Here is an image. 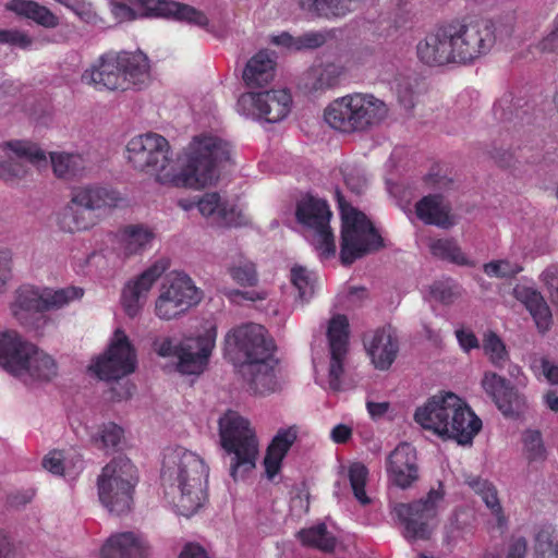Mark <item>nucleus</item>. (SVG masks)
<instances>
[{
    "instance_id": "nucleus-1",
    "label": "nucleus",
    "mask_w": 558,
    "mask_h": 558,
    "mask_svg": "<svg viewBox=\"0 0 558 558\" xmlns=\"http://www.w3.org/2000/svg\"><path fill=\"white\" fill-rule=\"evenodd\" d=\"M208 468L184 447L168 448L163 454L161 482L165 497L177 513L191 517L206 500Z\"/></svg>"
},
{
    "instance_id": "nucleus-2",
    "label": "nucleus",
    "mask_w": 558,
    "mask_h": 558,
    "mask_svg": "<svg viewBox=\"0 0 558 558\" xmlns=\"http://www.w3.org/2000/svg\"><path fill=\"white\" fill-rule=\"evenodd\" d=\"M414 420L424 429L454 439L459 445H471L482 429L481 418L452 392L433 396L415 411Z\"/></svg>"
},
{
    "instance_id": "nucleus-3",
    "label": "nucleus",
    "mask_w": 558,
    "mask_h": 558,
    "mask_svg": "<svg viewBox=\"0 0 558 558\" xmlns=\"http://www.w3.org/2000/svg\"><path fill=\"white\" fill-rule=\"evenodd\" d=\"M228 142L213 134L195 136L185 149V163L177 170V187L201 189L218 177V168L230 159Z\"/></svg>"
},
{
    "instance_id": "nucleus-4",
    "label": "nucleus",
    "mask_w": 558,
    "mask_h": 558,
    "mask_svg": "<svg viewBox=\"0 0 558 558\" xmlns=\"http://www.w3.org/2000/svg\"><path fill=\"white\" fill-rule=\"evenodd\" d=\"M388 111L387 105L374 95L353 93L332 100L324 111V119L331 129L353 134L376 128Z\"/></svg>"
},
{
    "instance_id": "nucleus-5",
    "label": "nucleus",
    "mask_w": 558,
    "mask_h": 558,
    "mask_svg": "<svg viewBox=\"0 0 558 558\" xmlns=\"http://www.w3.org/2000/svg\"><path fill=\"white\" fill-rule=\"evenodd\" d=\"M125 158L134 170L155 175L162 185L177 187V170L171 166L172 151L165 136L147 132L132 137L125 146Z\"/></svg>"
},
{
    "instance_id": "nucleus-6",
    "label": "nucleus",
    "mask_w": 558,
    "mask_h": 558,
    "mask_svg": "<svg viewBox=\"0 0 558 558\" xmlns=\"http://www.w3.org/2000/svg\"><path fill=\"white\" fill-rule=\"evenodd\" d=\"M222 448L232 454L230 475L234 481L253 471L258 457V440L250 422L235 411H228L219 418Z\"/></svg>"
},
{
    "instance_id": "nucleus-7",
    "label": "nucleus",
    "mask_w": 558,
    "mask_h": 558,
    "mask_svg": "<svg viewBox=\"0 0 558 558\" xmlns=\"http://www.w3.org/2000/svg\"><path fill=\"white\" fill-rule=\"evenodd\" d=\"M138 482L136 466L126 457L108 462L97 477L98 499L110 513L123 514L133 506L134 490Z\"/></svg>"
},
{
    "instance_id": "nucleus-8",
    "label": "nucleus",
    "mask_w": 558,
    "mask_h": 558,
    "mask_svg": "<svg viewBox=\"0 0 558 558\" xmlns=\"http://www.w3.org/2000/svg\"><path fill=\"white\" fill-rule=\"evenodd\" d=\"M448 32L454 63H469L488 53L497 41L512 34V28L492 21L449 24Z\"/></svg>"
},
{
    "instance_id": "nucleus-9",
    "label": "nucleus",
    "mask_w": 558,
    "mask_h": 558,
    "mask_svg": "<svg viewBox=\"0 0 558 558\" xmlns=\"http://www.w3.org/2000/svg\"><path fill=\"white\" fill-rule=\"evenodd\" d=\"M83 295L84 290L80 287L53 289L24 283L13 292L10 312L20 324L27 325L35 314L62 310Z\"/></svg>"
},
{
    "instance_id": "nucleus-10",
    "label": "nucleus",
    "mask_w": 558,
    "mask_h": 558,
    "mask_svg": "<svg viewBox=\"0 0 558 558\" xmlns=\"http://www.w3.org/2000/svg\"><path fill=\"white\" fill-rule=\"evenodd\" d=\"M446 492L438 483L418 500L409 504H396L391 513L403 525V536L410 541H426L437 527V517L445 509Z\"/></svg>"
},
{
    "instance_id": "nucleus-11",
    "label": "nucleus",
    "mask_w": 558,
    "mask_h": 558,
    "mask_svg": "<svg viewBox=\"0 0 558 558\" xmlns=\"http://www.w3.org/2000/svg\"><path fill=\"white\" fill-rule=\"evenodd\" d=\"M337 198L342 220L340 257L350 265L381 247L383 239L365 214L348 204L339 192Z\"/></svg>"
},
{
    "instance_id": "nucleus-12",
    "label": "nucleus",
    "mask_w": 558,
    "mask_h": 558,
    "mask_svg": "<svg viewBox=\"0 0 558 558\" xmlns=\"http://www.w3.org/2000/svg\"><path fill=\"white\" fill-rule=\"evenodd\" d=\"M203 291L183 271H171L158 288L154 313L163 320H175L184 316L203 300Z\"/></svg>"
},
{
    "instance_id": "nucleus-13",
    "label": "nucleus",
    "mask_w": 558,
    "mask_h": 558,
    "mask_svg": "<svg viewBox=\"0 0 558 558\" xmlns=\"http://www.w3.org/2000/svg\"><path fill=\"white\" fill-rule=\"evenodd\" d=\"M111 13L119 22L141 17H172L197 26L208 24L203 12L170 0H116L111 3Z\"/></svg>"
},
{
    "instance_id": "nucleus-14",
    "label": "nucleus",
    "mask_w": 558,
    "mask_h": 558,
    "mask_svg": "<svg viewBox=\"0 0 558 558\" xmlns=\"http://www.w3.org/2000/svg\"><path fill=\"white\" fill-rule=\"evenodd\" d=\"M298 221L304 227L305 238L323 259L333 257L336 241L330 228L331 211L326 201L315 197L301 199L296 207Z\"/></svg>"
},
{
    "instance_id": "nucleus-15",
    "label": "nucleus",
    "mask_w": 558,
    "mask_h": 558,
    "mask_svg": "<svg viewBox=\"0 0 558 558\" xmlns=\"http://www.w3.org/2000/svg\"><path fill=\"white\" fill-rule=\"evenodd\" d=\"M29 166L37 169L48 166V157L39 145L26 140H11L0 144V179L17 182L29 174Z\"/></svg>"
},
{
    "instance_id": "nucleus-16",
    "label": "nucleus",
    "mask_w": 558,
    "mask_h": 558,
    "mask_svg": "<svg viewBox=\"0 0 558 558\" xmlns=\"http://www.w3.org/2000/svg\"><path fill=\"white\" fill-rule=\"evenodd\" d=\"M137 366L136 350L126 333L114 330L108 349L97 356L89 369L102 380H117L135 372Z\"/></svg>"
},
{
    "instance_id": "nucleus-17",
    "label": "nucleus",
    "mask_w": 558,
    "mask_h": 558,
    "mask_svg": "<svg viewBox=\"0 0 558 558\" xmlns=\"http://www.w3.org/2000/svg\"><path fill=\"white\" fill-rule=\"evenodd\" d=\"M217 325L205 322L197 330L185 336L179 343V361L175 368L184 375H199L209 364L216 347Z\"/></svg>"
},
{
    "instance_id": "nucleus-18",
    "label": "nucleus",
    "mask_w": 558,
    "mask_h": 558,
    "mask_svg": "<svg viewBox=\"0 0 558 558\" xmlns=\"http://www.w3.org/2000/svg\"><path fill=\"white\" fill-rule=\"evenodd\" d=\"M292 98L286 89H271L242 94L236 102V111L246 118L277 123L291 110Z\"/></svg>"
},
{
    "instance_id": "nucleus-19",
    "label": "nucleus",
    "mask_w": 558,
    "mask_h": 558,
    "mask_svg": "<svg viewBox=\"0 0 558 558\" xmlns=\"http://www.w3.org/2000/svg\"><path fill=\"white\" fill-rule=\"evenodd\" d=\"M229 355L243 363L265 359L274 353V343L266 337V330L257 324H244L229 330L225 337Z\"/></svg>"
},
{
    "instance_id": "nucleus-20",
    "label": "nucleus",
    "mask_w": 558,
    "mask_h": 558,
    "mask_svg": "<svg viewBox=\"0 0 558 558\" xmlns=\"http://www.w3.org/2000/svg\"><path fill=\"white\" fill-rule=\"evenodd\" d=\"M327 337L330 349L328 387L342 391L352 387L344 380L343 361L348 352L349 322L344 315H335L328 325Z\"/></svg>"
},
{
    "instance_id": "nucleus-21",
    "label": "nucleus",
    "mask_w": 558,
    "mask_h": 558,
    "mask_svg": "<svg viewBox=\"0 0 558 558\" xmlns=\"http://www.w3.org/2000/svg\"><path fill=\"white\" fill-rule=\"evenodd\" d=\"M168 267V260L159 259L137 277L126 282L122 291V305L129 317L133 318L141 313L149 291Z\"/></svg>"
},
{
    "instance_id": "nucleus-22",
    "label": "nucleus",
    "mask_w": 558,
    "mask_h": 558,
    "mask_svg": "<svg viewBox=\"0 0 558 558\" xmlns=\"http://www.w3.org/2000/svg\"><path fill=\"white\" fill-rule=\"evenodd\" d=\"M388 482L407 489L418 480L416 450L408 442L399 444L386 459Z\"/></svg>"
},
{
    "instance_id": "nucleus-23",
    "label": "nucleus",
    "mask_w": 558,
    "mask_h": 558,
    "mask_svg": "<svg viewBox=\"0 0 558 558\" xmlns=\"http://www.w3.org/2000/svg\"><path fill=\"white\" fill-rule=\"evenodd\" d=\"M119 53H106L82 74V82L97 89L125 90L128 84Z\"/></svg>"
},
{
    "instance_id": "nucleus-24",
    "label": "nucleus",
    "mask_w": 558,
    "mask_h": 558,
    "mask_svg": "<svg viewBox=\"0 0 558 558\" xmlns=\"http://www.w3.org/2000/svg\"><path fill=\"white\" fill-rule=\"evenodd\" d=\"M481 387L506 416H513L525 407L524 396L505 377L494 372L488 371L483 374Z\"/></svg>"
},
{
    "instance_id": "nucleus-25",
    "label": "nucleus",
    "mask_w": 558,
    "mask_h": 558,
    "mask_svg": "<svg viewBox=\"0 0 558 558\" xmlns=\"http://www.w3.org/2000/svg\"><path fill=\"white\" fill-rule=\"evenodd\" d=\"M16 364L21 369L10 374L23 380H50L57 375L53 357L32 343L22 351Z\"/></svg>"
},
{
    "instance_id": "nucleus-26",
    "label": "nucleus",
    "mask_w": 558,
    "mask_h": 558,
    "mask_svg": "<svg viewBox=\"0 0 558 558\" xmlns=\"http://www.w3.org/2000/svg\"><path fill=\"white\" fill-rule=\"evenodd\" d=\"M364 347L372 364L379 371L388 369L399 352V341L391 327H384L365 336Z\"/></svg>"
},
{
    "instance_id": "nucleus-27",
    "label": "nucleus",
    "mask_w": 558,
    "mask_h": 558,
    "mask_svg": "<svg viewBox=\"0 0 558 558\" xmlns=\"http://www.w3.org/2000/svg\"><path fill=\"white\" fill-rule=\"evenodd\" d=\"M448 25L427 34L416 46L417 58L429 66L454 63Z\"/></svg>"
},
{
    "instance_id": "nucleus-28",
    "label": "nucleus",
    "mask_w": 558,
    "mask_h": 558,
    "mask_svg": "<svg viewBox=\"0 0 558 558\" xmlns=\"http://www.w3.org/2000/svg\"><path fill=\"white\" fill-rule=\"evenodd\" d=\"M148 544L135 532L111 534L99 549L100 558H147Z\"/></svg>"
},
{
    "instance_id": "nucleus-29",
    "label": "nucleus",
    "mask_w": 558,
    "mask_h": 558,
    "mask_svg": "<svg viewBox=\"0 0 558 558\" xmlns=\"http://www.w3.org/2000/svg\"><path fill=\"white\" fill-rule=\"evenodd\" d=\"M122 199L117 190L98 184H86L71 191V203L90 211L116 208Z\"/></svg>"
},
{
    "instance_id": "nucleus-30",
    "label": "nucleus",
    "mask_w": 558,
    "mask_h": 558,
    "mask_svg": "<svg viewBox=\"0 0 558 558\" xmlns=\"http://www.w3.org/2000/svg\"><path fill=\"white\" fill-rule=\"evenodd\" d=\"M199 213L215 223L226 227H239L247 223L242 209L228 202H222L218 193H206L198 202Z\"/></svg>"
},
{
    "instance_id": "nucleus-31",
    "label": "nucleus",
    "mask_w": 558,
    "mask_h": 558,
    "mask_svg": "<svg viewBox=\"0 0 558 558\" xmlns=\"http://www.w3.org/2000/svg\"><path fill=\"white\" fill-rule=\"evenodd\" d=\"M49 162L53 174L62 180L84 177L96 165L92 154L78 151H52L49 154Z\"/></svg>"
},
{
    "instance_id": "nucleus-32",
    "label": "nucleus",
    "mask_w": 558,
    "mask_h": 558,
    "mask_svg": "<svg viewBox=\"0 0 558 558\" xmlns=\"http://www.w3.org/2000/svg\"><path fill=\"white\" fill-rule=\"evenodd\" d=\"M276 365L274 353L241 365V373L254 393L265 395L277 389Z\"/></svg>"
},
{
    "instance_id": "nucleus-33",
    "label": "nucleus",
    "mask_w": 558,
    "mask_h": 558,
    "mask_svg": "<svg viewBox=\"0 0 558 558\" xmlns=\"http://www.w3.org/2000/svg\"><path fill=\"white\" fill-rule=\"evenodd\" d=\"M344 73V66L337 62L315 64L304 73L302 87L308 94L320 95L338 86Z\"/></svg>"
},
{
    "instance_id": "nucleus-34",
    "label": "nucleus",
    "mask_w": 558,
    "mask_h": 558,
    "mask_svg": "<svg viewBox=\"0 0 558 558\" xmlns=\"http://www.w3.org/2000/svg\"><path fill=\"white\" fill-rule=\"evenodd\" d=\"M154 240V230L144 223L123 226L116 233L117 248L124 257L140 255L149 250Z\"/></svg>"
},
{
    "instance_id": "nucleus-35",
    "label": "nucleus",
    "mask_w": 558,
    "mask_h": 558,
    "mask_svg": "<svg viewBox=\"0 0 558 558\" xmlns=\"http://www.w3.org/2000/svg\"><path fill=\"white\" fill-rule=\"evenodd\" d=\"M41 465L52 475L63 477L71 482L76 480L83 472L84 460L82 454L74 449H54L43 458Z\"/></svg>"
},
{
    "instance_id": "nucleus-36",
    "label": "nucleus",
    "mask_w": 558,
    "mask_h": 558,
    "mask_svg": "<svg viewBox=\"0 0 558 558\" xmlns=\"http://www.w3.org/2000/svg\"><path fill=\"white\" fill-rule=\"evenodd\" d=\"M418 219L426 225H434L448 229L454 225L449 202L440 194H429L420 199L415 205Z\"/></svg>"
},
{
    "instance_id": "nucleus-37",
    "label": "nucleus",
    "mask_w": 558,
    "mask_h": 558,
    "mask_svg": "<svg viewBox=\"0 0 558 558\" xmlns=\"http://www.w3.org/2000/svg\"><path fill=\"white\" fill-rule=\"evenodd\" d=\"M296 437L298 429L295 426L280 428L275 435L264 459L266 475L269 480H272L280 471L282 460L296 440Z\"/></svg>"
},
{
    "instance_id": "nucleus-38",
    "label": "nucleus",
    "mask_w": 558,
    "mask_h": 558,
    "mask_svg": "<svg viewBox=\"0 0 558 558\" xmlns=\"http://www.w3.org/2000/svg\"><path fill=\"white\" fill-rule=\"evenodd\" d=\"M513 293L515 299L525 305L538 330L547 331L551 325V312L541 292L531 287L518 286Z\"/></svg>"
},
{
    "instance_id": "nucleus-39",
    "label": "nucleus",
    "mask_w": 558,
    "mask_h": 558,
    "mask_svg": "<svg viewBox=\"0 0 558 558\" xmlns=\"http://www.w3.org/2000/svg\"><path fill=\"white\" fill-rule=\"evenodd\" d=\"M28 343L15 330L0 326V367L9 374L20 369L16 361Z\"/></svg>"
},
{
    "instance_id": "nucleus-40",
    "label": "nucleus",
    "mask_w": 558,
    "mask_h": 558,
    "mask_svg": "<svg viewBox=\"0 0 558 558\" xmlns=\"http://www.w3.org/2000/svg\"><path fill=\"white\" fill-rule=\"evenodd\" d=\"M275 76V60L267 51H259L252 57L243 71V80L248 87H260Z\"/></svg>"
},
{
    "instance_id": "nucleus-41",
    "label": "nucleus",
    "mask_w": 558,
    "mask_h": 558,
    "mask_svg": "<svg viewBox=\"0 0 558 558\" xmlns=\"http://www.w3.org/2000/svg\"><path fill=\"white\" fill-rule=\"evenodd\" d=\"M5 9L17 15L33 20L46 28H54L59 25L58 16L47 7L32 0H10Z\"/></svg>"
},
{
    "instance_id": "nucleus-42",
    "label": "nucleus",
    "mask_w": 558,
    "mask_h": 558,
    "mask_svg": "<svg viewBox=\"0 0 558 558\" xmlns=\"http://www.w3.org/2000/svg\"><path fill=\"white\" fill-rule=\"evenodd\" d=\"M121 65L128 88L133 86H142L149 78V61L145 53L142 51L135 52H120Z\"/></svg>"
},
{
    "instance_id": "nucleus-43",
    "label": "nucleus",
    "mask_w": 558,
    "mask_h": 558,
    "mask_svg": "<svg viewBox=\"0 0 558 558\" xmlns=\"http://www.w3.org/2000/svg\"><path fill=\"white\" fill-rule=\"evenodd\" d=\"M226 269L231 279L241 287H254L258 282L255 263L241 252L229 256Z\"/></svg>"
},
{
    "instance_id": "nucleus-44",
    "label": "nucleus",
    "mask_w": 558,
    "mask_h": 558,
    "mask_svg": "<svg viewBox=\"0 0 558 558\" xmlns=\"http://www.w3.org/2000/svg\"><path fill=\"white\" fill-rule=\"evenodd\" d=\"M299 5L307 13L330 19L347 15L352 0H299Z\"/></svg>"
},
{
    "instance_id": "nucleus-45",
    "label": "nucleus",
    "mask_w": 558,
    "mask_h": 558,
    "mask_svg": "<svg viewBox=\"0 0 558 558\" xmlns=\"http://www.w3.org/2000/svg\"><path fill=\"white\" fill-rule=\"evenodd\" d=\"M71 202L57 213L56 222L60 230L68 233L86 231L93 227V222L85 213L74 207Z\"/></svg>"
},
{
    "instance_id": "nucleus-46",
    "label": "nucleus",
    "mask_w": 558,
    "mask_h": 558,
    "mask_svg": "<svg viewBox=\"0 0 558 558\" xmlns=\"http://www.w3.org/2000/svg\"><path fill=\"white\" fill-rule=\"evenodd\" d=\"M430 253L438 258L449 260L460 266H472L473 263L462 252L457 241L452 239L433 240L428 244Z\"/></svg>"
},
{
    "instance_id": "nucleus-47",
    "label": "nucleus",
    "mask_w": 558,
    "mask_h": 558,
    "mask_svg": "<svg viewBox=\"0 0 558 558\" xmlns=\"http://www.w3.org/2000/svg\"><path fill=\"white\" fill-rule=\"evenodd\" d=\"M124 429L113 423L107 422L98 426L92 435L93 441L102 449L118 450L124 444Z\"/></svg>"
},
{
    "instance_id": "nucleus-48",
    "label": "nucleus",
    "mask_w": 558,
    "mask_h": 558,
    "mask_svg": "<svg viewBox=\"0 0 558 558\" xmlns=\"http://www.w3.org/2000/svg\"><path fill=\"white\" fill-rule=\"evenodd\" d=\"M299 537L304 545L323 551H331L336 546L335 536L327 531L324 523L300 531Z\"/></svg>"
},
{
    "instance_id": "nucleus-49",
    "label": "nucleus",
    "mask_w": 558,
    "mask_h": 558,
    "mask_svg": "<svg viewBox=\"0 0 558 558\" xmlns=\"http://www.w3.org/2000/svg\"><path fill=\"white\" fill-rule=\"evenodd\" d=\"M347 476L350 482L353 495L361 505H368V498L365 486L368 480V469L362 462H351L347 468Z\"/></svg>"
},
{
    "instance_id": "nucleus-50",
    "label": "nucleus",
    "mask_w": 558,
    "mask_h": 558,
    "mask_svg": "<svg viewBox=\"0 0 558 558\" xmlns=\"http://www.w3.org/2000/svg\"><path fill=\"white\" fill-rule=\"evenodd\" d=\"M534 554L536 558H558V532L546 525L535 535Z\"/></svg>"
},
{
    "instance_id": "nucleus-51",
    "label": "nucleus",
    "mask_w": 558,
    "mask_h": 558,
    "mask_svg": "<svg viewBox=\"0 0 558 558\" xmlns=\"http://www.w3.org/2000/svg\"><path fill=\"white\" fill-rule=\"evenodd\" d=\"M290 280L298 291V299L305 303L308 302L315 293L316 277L302 266H294L290 270Z\"/></svg>"
},
{
    "instance_id": "nucleus-52",
    "label": "nucleus",
    "mask_w": 558,
    "mask_h": 558,
    "mask_svg": "<svg viewBox=\"0 0 558 558\" xmlns=\"http://www.w3.org/2000/svg\"><path fill=\"white\" fill-rule=\"evenodd\" d=\"M482 347L484 353L488 356L490 363L495 367L502 368L505 366L509 359V354L504 341L497 333L493 331L485 332Z\"/></svg>"
},
{
    "instance_id": "nucleus-53",
    "label": "nucleus",
    "mask_w": 558,
    "mask_h": 558,
    "mask_svg": "<svg viewBox=\"0 0 558 558\" xmlns=\"http://www.w3.org/2000/svg\"><path fill=\"white\" fill-rule=\"evenodd\" d=\"M461 294V287L450 278L436 281L429 288L430 298L445 305L452 304Z\"/></svg>"
},
{
    "instance_id": "nucleus-54",
    "label": "nucleus",
    "mask_w": 558,
    "mask_h": 558,
    "mask_svg": "<svg viewBox=\"0 0 558 558\" xmlns=\"http://www.w3.org/2000/svg\"><path fill=\"white\" fill-rule=\"evenodd\" d=\"M74 13L82 22L98 26L104 23L102 19L94 10L93 5L85 0H53Z\"/></svg>"
},
{
    "instance_id": "nucleus-55",
    "label": "nucleus",
    "mask_w": 558,
    "mask_h": 558,
    "mask_svg": "<svg viewBox=\"0 0 558 558\" xmlns=\"http://www.w3.org/2000/svg\"><path fill=\"white\" fill-rule=\"evenodd\" d=\"M524 452L530 461L546 459V449L538 430L529 429L522 435Z\"/></svg>"
},
{
    "instance_id": "nucleus-56",
    "label": "nucleus",
    "mask_w": 558,
    "mask_h": 558,
    "mask_svg": "<svg viewBox=\"0 0 558 558\" xmlns=\"http://www.w3.org/2000/svg\"><path fill=\"white\" fill-rule=\"evenodd\" d=\"M522 271V267L509 259L493 260L484 265V272L488 277L511 278Z\"/></svg>"
},
{
    "instance_id": "nucleus-57",
    "label": "nucleus",
    "mask_w": 558,
    "mask_h": 558,
    "mask_svg": "<svg viewBox=\"0 0 558 558\" xmlns=\"http://www.w3.org/2000/svg\"><path fill=\"white\" fill-rule=\"evenodd\" d=\"M330 37L327 31H311L296 37V50L316 49L325 45Z\"/></svg>"
},
{
    "instance_id": "nucleus-58",
    "label": "nucleus",
    "mask_w": 558,
    "mask_h": 558,
    "mask_svg": "<svg viewBox=\"0 0 558 558\" xmlns=\"http://www.w3.org/2000/svg\"><path fill=\"white\" fill-rule=\"evenodd\" d=\"M0 44L27 49L32 46L33 39L19 29H0Z\"/></svg>"
},
{
    "instance_id": "nucleus-59",
    "label": "nucleus",
    "mask_w": 558,
    "mask_h": 558,
    "mask_svg": "<svg viewBox=\"0 0 558 558\" xmlns=\"http://www.w3.org/2000/svg\"><path fill=\"white\" fill-rule=\"evenodd\" d=\"M535 375H543L548 383L558 385V366L546 357H536L531 364Z\"/></svg>"
},
{
    "instance_id": "nucleus-60",
    "label": "nucleus",
    "mask_w": 558,
    "mask_h": 558,
    "mask_svg": "<svg viewBox=\"0 0 558 558\" xmlns=\"http://www.w3.org/2000/svg\"><path fill=\"white\" fill-rule=\"evenodd\" d=\"M343 177L347 186L355 194L362 193L367 186V178L362 169L347 168L343 171Z\"/></svg>"
},
{
    "instance_id": "nucleus-61",
    "label": "nucleus",
    "mask_w": 558,
    "mask_h": 558,
    "mask_svg": "<svg viewBox=\"0 0 558 558\" xmlns=\"http://www.w3.org/2000/svg\"><path fill=\"white\" fill-rule=\"evenodd\" d=\"M539 280L546 287L553 303L558 304V265H550L544 269Z\"/></svg>"
},
{
    "instance_id": "nucleus-62",
    "label": "nucleus",
    "mask_w": 558,
    "mask_h": 558,
    "mask_svg": "<svg viewBox=\"0 0 558 558\" xmlns=\"http://www.w3.org/2000/svg\"><path fill=\"white\" fill-rule=\"evenodd\" d=\"M153 350L161 357L177 356L179 361V344H174L170 337L156 338L153 341Z\"/></svg>"
},
{
    "instance_id": "nucleus-63",
    "label": "nucleus",
    "mask_w": 558,
    "mask_h": 558,
    "mask_svg": "<svg viewBox=\"0 0 558 558\" xmlns=\"http://www.w3.org/2000/svg\"><path fill=\"white\" fill-rule=\"evenodd\" d=\"M482 500L485 502L486 507L490 510L492 514L496 517L498 524L501 526L506 522V518L504 515L502 507L498 498V493L496 487L492 489V492H487L483 495Z\"/></svg>"
},
{
    "instance_id": "nucleus-64",
    "label": "nucleus",
    "mask_w": 558,
    "mask_h": 558,
    "mask_svg": "<svg viewBox=\"0 0 558 558\" xmlns=\"http://www.w3.org/2000/svg\"><path fill=\"white\" fill-rule=\"evenodd\" d=\"M36 490L32 487L19 489L8 496V505L12 508H22L35 497Z\"/></svg>"
}]
</instances>
